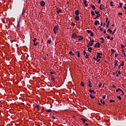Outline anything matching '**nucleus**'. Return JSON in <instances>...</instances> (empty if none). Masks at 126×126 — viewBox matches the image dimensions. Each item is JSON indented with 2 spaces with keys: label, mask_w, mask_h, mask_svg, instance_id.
<instances>
[{
  "label": "nucleus",
  "mask_w": 126,
  "mask_h": 126,
  "mask_svg": "<svg viewBox=\"0 0 126 126\" xmlns=\"http://www.w3.org/2000/svg\"><path fill=\"white\" fill-rule=\"evenodd\" d=\"M52 119H56V117L54 116V115H52Z\"/></svg>",
  "instance_id": "3c124183"
},
{
  "label": "nucleus",
  "mask_w": 126,
  "mask_h": 126,
  "mask_svg": "<svg viewBox=\"0 0 126 126\" xmlns=\"http://www.w3.org/2000/svg\"><path fill=\"white\" fill-rule=\"evenodd\" d=\"M109 24H110V21H108V23L106 25V28H108Z\"/></svg>",
  "instance_id": "5701e85b"
},
{
  "label": "nucleus",
  "mask_w": 126,
  "mask_h": 126,
  "mask_svg": "<svg viewBox=\"0 0 126 126\" xmlns=\"http://www.w3.org/2000/svg\"><path fill=\"white\" fill-rule=\"evenodd\" d=\"M122 52H123V54H124V53L125 52L124 50V49H122Z\"/></svg>",
  "instance_id": "69168bd1"
},
{
  "label": "nucleus",
  "mask_w": 126,
  "mask_h": 126,
  "mask_svg": "<svg viewBox=\"0 0 126 126\" xmlns=\"http://www.w3.org/2000/svg\"><path fill=\"white\" fill-rule=\"evenodd\" d=\"M106 30H104L103 33H104V34H106Z\"/></svg>",
  "instance_id": "603ef678"
},
{
  "label": "nucleus",
  "mask_w": 126,
  "mask_h": 126,
  "mask_svg": "<svg viewBox=\"0 0 126 126\" xmlns=\"http://www.w3.org/2000/svg\"><path fill=\"white\" fill-rule=\"evenodd\" d=\"M124 65V62H122V63H121V64L119 66L118 68H121L122 66H123Z\"/></svg>",
  "instance_id": "6e6552de"
},
{
  "label": "nucleus",
  "mask_w": 126,
  "mask_h": 126,
  "mask_svg": "<svg viewBox=\"0 0 126 126\" xmlns=\"http://www.w3.org/2000/svg\"><path fill=\"white\" fill-rule=\"evenodd\" d=\"M91 14L93 15V16H94L95 15V13H94V11H91Z\"/></svg>",
  "instance_id": "a211bd4d"
},
{
  "label": "nucleus",
  "mask_w": 126,
  "mask_h": 126,
  "mask_svg": "<svg viewBox=\"0 0 126 126\" xmlns=\"http://www.w3.org/2000/svg\"><path fill=\"white\" fill-rule=\"evenodd\" d=\"M58 30H59L58 27H57V26H55V27H54L53 29L54 34H56L58 32Z\"/></svg>",
  "instance_id": "f257e3e1"
},
{
  "label": "nucleus",
  "mask_w": 126,
  "mask_h": 126,
  "mask_svg": "<svg viewBox=\"0 0 126 126\" xmlns=\"http://www.w3.org/2000/svg\"><path fill=\"white\" fill-rule=\"evenodd\" d=\"M97 43L94 45V47L95 48L97 47Z\"/></svg>",
  "instance_id": "680f3d73"
},
{
  "label": "nucleus",
  "mask_w": 126,
  "mask_h": 126,
  "mask_svg": "<svg viewBox=\"0 0 126 126\" xmlns=\"http://www.w3.org/2000/svg\"><path fill=\"white\" fill-rule=\"evenodd\" d=\"M43 60H44V61H47V58H45V57H43Z\"/></svg>",
  "instance_id": "8fccbe9b"
},
{
  "label": "nucleus",
  "mask_w": 126,
  "mask_h": 126,
  "mask_svg": "<svg viewBox=\"0 0 126 126\" xmlns=\"http://www.w3.org/2000/svg\"><path fill=\"white\" fill-rule=\"evenodd\" d=\"M117 97L120 99V100H122V98L120 96H118Z\"/></svg>",
  "instance_id": "c03bdc74"
},
{
  "label": "nucleus",
  "mask_w": 126,
  "mask_h": 126,
  "mask_svg": "<svg viewBox=\"0 0 126 126\" xmlns=\"http://www.w3.org/2000/svg\"><path fill=\"white\" fill-rule=\"evenodd\" d=\"M87 32L89 34H90V33H91L92 32V31H89V30H87Z\"/></svg>",
  "instance_id": "7c9ffc66"
},
{
  "label": "nucleus",
  "mask_w": 126,
  "mask_h": 126,
  "mask_svg": "<svg viewBox=\"0 0 126 126\" xmlns=\"http://www.w3.org/2000/svg\"><path fill=\"white\" fill-rule=\"evenodd\" d=\"M105 26H106V24H105V23H104L103 25V27H105Z\"/></svg>",
  "instance_id": "e2e57ef3"
},
{
  "label": "nucleus",
  "mask_w": 126,
  "mask_h": 126,
  "mask_svg": "<svg viewBox=\"0 0 126 126\" xmlns=\"http://www.w3.org/2000/svg\"><path fill=\"white\" fill-rule=\"evenodd\" d=\"M69 55H71L72 56H74L75 55L74 54H73V52L72 51L69 52Z\"/></svg>",
  "instance_id": "412c9836"
},
{
  "label": "nucleus",
  "mask_w": 126,
  "mask_h": 126,
  "mask_svg": "<svg viewBox=\"0 0 126 126\" xmlns=\"http://www.w3.org/2000/svg\"><path fill=\"white\" fill-rule=\"evenodd\" d=\"M93 50V49L91 48V47H89L88 49V51L90 52V53H91L92 52V50Z\"/></svg>",
  "instance_id": "9b49d317"
},
{
  "label": "nucleus",
  "mask_w": 126,
  "mask_h": 126,
  "mask_svg": "<svg viewBox=\"0 0 126 126\" xmlns=\"http://www.w3.org/2000/svg\"><path fill=\"white\" fill-rule=\"evenodd\" d=\"M79 10H76V12H75V15H79Z\"/></svg>",
  "instance_id": "9d476101"
},
{
  "label": "nucleus",
  "mask_w": 126,
  "mask_h": 126,
  "mask_svg": "<svg viewBox=\"0 0 126 126\" xmlns=\"http://www.w3.org/2000/svg\"><path fill=\"white\" fill-rule=\"evenodd\" d=\"M97 25H99V21H95V22H94V25L96 26Z\"/></svg>",
  "instance_id": "0eeeda50"
},
{
  "label": "nucleus",
  "mask_w": 126,
  "mask_h": 126,
  "mask_svg": "<svg viewBox=\"0 0 126 126\" xmlns=\"http://www.w3.org/2000/svg\"><path fill=\"white\" fill-rule=\"evenodd\" d=\"M107 32H109L110 33L112 34V31H111V30H110V29H109V30H108Z\"/></svg>",
  "instance_id": "6ab92c4d"
},
{
  "label": "nucleus",
  "mask_w": 126,
  "mask_h": 126,
  "mask_svg": "<svg viewBox=\"0 0 126 126\" xmlns=\"http://www.w3.org/2000/svg\"><path fill=\"white\" fill-rule=\"evenodd\" d=\"M116 92H118L119 91L122 92L123 91L121 89L119 88L118 90H116Z\"/></svg>",
  "instance_id": "c85d7f7f"
},
{
  "label": "nucleus",
  "mask_w": 126,
  "mask_h": 126,
  "mask_svg": "<svg viewBox=\"0 0 126 126\" xmlns=\"http://www.w3.org/2000/svg\"><path fill=\"white\" fill-rule=\"evenodd\" d=\"M112 87H113V88H116V87H115L114 85H113V86H112Z\"/></svg>",
  "instance_id": "774afa93"
},
{
  "label": "nucleus",
  "mask_w": 126,
  "mask_h": 126,
  "mask_svg": "<svg viewBox=\"0 0 126 126\" xmlns=\"http://www.w3.org/2000/svg\"><path fill=\"white\" fill-rule=\"evenodd\" d=\"M85 58H86V59L89 58V56H88L87 54L86 55Z\"/></svg>",
  "instance_id": "79ce46f5"
},
{
  "label": "nucleus",
  "mask_w": 126,
  "mask_h": 126,
  "mask_svg": "<svg viewBox=\"0 0 126 126\" xmlns=\"http://www.w3.org/2000/svg\"><path fill=\"white\" fill-rule=\"evenodd\" d=\"M75 53L76 54H77L78 57H79V58L80 57V53H79V51H76V52H75Z\"/></svg>",
  "instance_id": "20e7f679"
},
{
  "label": "nucleus",
  "mask_w": 126,
  "mask_h": 126,
  "mask_svg": "<svg viewBox=\"0 0 126 126\" xmlns=\"http://www.w3.org/2000/svg\"><path fill=\"white\" fill-rule=\"evenodd\" d=\"M107 39H110V36L109 35L106 36Z\"/></svg>",
  "instance_id": "5fc2aeb1"
},
{
  "label": "nucleus",
  "mask_w": 126,
  "mask_h": 126,
  "mask_svg": "<svg viewBox=\"0 0 126 126\" xmlns=\"http://www.w3.org/2000/svg\"><path fill=\"white\" fill-rule=\"evenodd\" d=\"M37 40V38H36V37H35L34 38V39L33 40V42L35 43V42H36V41Z\"/></svg>",
  "instance_id": "f704fd0d"
},
{
  "label": "nucleus",
  "mask_w": 126,
  "mask_h": 126,
  "mask_svg": "<svg viewBox=\"0 0 126 126\" xmlns=\"http://www.w3.org/2000/svg\"><path fill=\"white\" fill-rule=\"evenodd\" d=\"M99 39H101L102 41H104V38L103 37H100Z\"/></svg>",
  "instance_id": "864d4df0"
},
{
  "label": "nucleus",
  "mask_w": 126,
  "mask_h": 126,
  "mask_svg": "<svg viewBox=\"0 0 126 126\" xmlns=\"http://www.w3.org/2000/svg\"><path fill=\"white\" fill-rule=\"evenodd\" d=\"M95 13L97 15H99L100 14V12H99V11H98L97 12H96V11H95Z\"/></svg>",
  "instance_id": "4be33fe9"
},
{
  "label": "nucleus",
  "mask_w": 126,
  "mask_h": 126,
  "mask_svg": "<svg viewBox=\"0 0 126 126\" xmlns=\"http://www.w3.org/2000/svg\"><path fill=\"white\" fill-rule=\"evenodd\" d=\"M81 120H82V121H83V123H86V122L87 121L85 119H81Z\"/></svg>",
  "instance_id": "393cba45"
},
{
  "label": "nucleus",
  "mask_w": 126,
  "mask_h": 126,
  "mask_svg": "<svg viewBox=\"0 0 126 126\" xmlns=\"http://www.w3.org/2000/svg\"><path fill=\"white\" fill-rule=\"evenodd\" d=\"M89 87H90V88H92V86L91 85V82L90 81H89Z\"/></svg>",
  "instance_id": "aec40b11"
},
{
  "label": "nucleus",
  "mask_w": 126,
  "mask_h": 126,
  "mask_svg": "<svg viewBox=\"0 0 126 126\" xmlns=\"http://www.w3.org/2000/svg\"><path fill=\"white\" fill-rule=\"evenodd\" d=\"M20 22V21L18 22V25L17 26V28L18 30H20V27L19 26V23Z\"/></svg>",
  "instance_id": "39448f33"
},
{
  "label": "nucleus",
  "mask_w": 126,
  "mask_h": 126,
  "mask_svg": "<svg viewBox=\"0 0 126 126\" xmlns=\"http://www.w3.org/2000/svg\"><path fill=\"white\" fill-rule=\"evenodd\" d=\"M94 36V33L92 32L91 33V36L93 37V36Z\"/></svg>",
  "instance_id": "ea45409f"
},
{
  "label": "nucleus",
  "mask_w": 126,
  "mask_h": 126,
  "mask_svg": "<svg viewBox=\"0 0 126 126\" xmlns=\"http://www.w3.org/2000/svg\"><path fill=\"white\" fill-rule=\"evenodd\" d=\"M75 20L76 21H79V16L76 15V17H75Z\"/></svg>",
  "instance_id": "423d86ee"
},
{
  "label": "nucleus",
  "mask_w": 126,
  "mask_h": 126,
  "mask_svg": "<svg viewBox=\"0 0 126 126\" xmlns=\"http://www.w3.org/2000/svg\"><path fill=\"white\" fill-rule=\"evenodd\" d=\"M38 44H39V42H36V43H34V45L36 46Z\"/></svg>",
  "instance_id": "4c0bfd02"
},
{
  "label": "nucleus",
  "mask_w": 126,
  "mask_h": 126,
  "mask_svg": "<svg viewBox=\"0 0 126 126\" xmlns=\"http://www.w3.org/2000/svg\"><path fill=\"white\" fill-rule=\"evenodd\" d=\"M50 74H51V75H52V74H56L55 72H51V70H50Z\"/></svg>",
  "instance_id": "a18cd8bd"
},
{
  "label": "nucleus",
  "mask_w": 126,
  "mask_h": 126,
  "mask_svg": "<svg viewBox=\"0 0 126 126\" xmlns=\"http://www.w3.org/2000/svg\"><path fill=\"white\" fill-rule=\"evenodd\" d=\"M52 80L53 81V82H55V78H52Z\"/></svg>",
  "instance_id": "6e6d98bb"
},
{
  "label": "nucleus",
  "mask_w": 126,
  "mask_h": 126,
  "mask_svg": "<svg viewBox=\"0 0 126 126\" xmlns=\"http://www.w3.org/2000/svg\"><path fill=\"white\" fill-rule=\"evenodd\" d=\"M89 92L91 93H93V94H95V92L94 91V90H91V89L89 90Z\"/></svg>",
  "instance_id": "4468645a"
},
{
  "label": "nucleus",
  "mask_w": 126,
  "mask_h": 126,
  "mask_svg": "<svg viewBox=\"0 0 126 126\" xmlns=\"http://www.w3.org/2000/svg\"><path fill=\"white\" fill-rule=\"evenodd\" d=\"M56 12H57V13H62V10H60V9L57 10L56 11Z\"/></svg>",
  "instance_id": "f3484780"
},
{
  "label": "nucleus",
  "mask_w": 126,
  "mask_h": 126,
  "mask_svg": "<svg viewBox=\"0 0 126 126\" xmlns=\"http://www.w3.org/2000/svg\"><path fill=\"white\" fill-rule=\"evenodd\" d=\"M116 29H115V30L113 31V32H112V34H114V33L116 32Z\"/></svg>",
  "instance_id": "37998d69"
},
{
  "label": "nucleus",
  "mask_w": 126,
  "mask_h": 126,
  "mask_svg": "<svg viewBox=\"0 0 126 126\" xmlns=\"http://www.w3.org/2000/svg\"><path fill=\"white\" fill-rule=\"evenodd\" d=\"M46 112L50 113V112H52V110L51 109H47V110H46Z\"/></svg>",
  "instance_id": "cd10ccee"
},
{
  "label": "nucleus",
  "mask_w": 126,
  "mask_h": 126,
  "mask_svg": "<svg viewBox=\"0 0 126 126\" xmlns=\"http://www.w3.org/2000/svg\"><path fill=\"white\" fill-rule=\"evenodd\" d=\"M121 47H122V48H124L125 47V46H124L123 45H121Z\"/></svg>",
  "instance_id": "0e129e2a"
},
{
  "label": "nucleus",
  "mask_w": 126,
  "mask_h": 126,
  "mask_svg": "<svg viewBox=\"0 0 126 126\" xmlns=\"http://www.w3.org/2000/svg\"><path fill=\"white\" fill-rule=\"evenodd\" d=\"M71 37L72 39H76L78 38L77 34H75V33H72Z\"/></svg>",
  "instance_id": "f03ea898"
},
{
  "label": "nucleus",
  "mask_w": 126,
  "mask_h": 126,
  "mask_svg": "<svg viewBox=\"0 0 126 126\" xmlns=\"http://www.w3.org/2000/svg\"><path fill=\"white\" fill-rule=\"evenodd\" d=\"M35 108L37 109H40L41 108V106H40V105H36Z\"/></svg>",
  "instance_id": "f8f14e48"
},
{
  "label": "nucleus",
  "mask_w": 126,
  "mask_h": 126,
  "mask_svg": "<svg viewBox=\"0 0 126 126\" xmlns=\"http://www.w3.org/2000/svg\"><path fill=\"white\" fill-rule=\"evenodd\" d=\"M79 37H80L81 38V40H83L84 38L83 37V36H79Z\"/></svg>",
  "instance_id": "09e8293b"
},
{
  "label": "nucleus",
  "mask_w": 126,
  "mask_h": 126,
  "mask_svg": "<svg viewBox=\"0 0 126 126\" xmlns=\"http://www.w3.org/2000/svg\"><path fill=\"white\" fill-rule=\"evenodd\" d=\"M83 54H84V55L85 56V55H87V53L85 52V51H84L83 52Z\"/></svg>",
  "instance_id": "49530a36"
},
{
  "label": "nucleus",
  "mask_w": 126,
  "mask_h": 126,
  "mask_svg": "<svg viewBox=\"0 0 126 126\" xmlns=\"http://www.w3.org/2000/svg\"><path fill=\"white\" fill-rule=\"evenodd\" d=\"M119 15H121V16H122L123 15V14H122V13H119V14H118Z\"/></svg>",
  "instance_id": "052dcab7"
},
{
  "label": "nucleus",
  "mask_w": 126,
  "mask_h": 126,
  "mask_svg": "<svg viewBox=\"0 0 126 126\" xmlns=\"http://www.w3.org/2000/svg\"><path fill=\"white\" fill-rule=\"evenodd\" d=\"M102 86V83L100 84V85H98V87L100 88Z\"/></svg>",
  "instance_id": "4d7b16f0"
},
{
  "label": "nucleus",
  "mask_w": 126,
  "mask_h": 126,
  "mask_svg": "<svg viewBox=\"0 0 126 126\" xmlns=\"http://www.w3.org/2000/svg\"><path fill=\"white\" fill-rule=\"evenodd\" d=\"M110 5L111 6H113V1H111L110 2Z\"/></svg>",
  "instance_id": "a878e982"
},
{
  "label": "nucleus",
  "mask_w": 126,
  "mask_h": 126,
  "mask_svg": "<svg viewBox=\"0 0 126 126\" xmlns=\"http://www.w3.org/2000/svg\"><path fill=\"white\" fill-rule=\"evenodd\" d=\"M91 6H92V7L94 10L95 9V7L94 5L91 4Z\"/></svg>",
  "instance_id": "dca6fc26"
},
{
  "label": "nucleus",
  "mask_w": 126,
  "mask_h": 126,
  "mask_svg": "<svg viewBox=\"0 0 126 126\" xmlns=\"http://www.w3.org/2000/svg\"><path fill=\"white\" fill-rule=\"evenodd\" d=\"M100 102H101V103H103V104H105V103L104 101H103V102H102V99L100 100Z\"/></svg>",
  "instance_id": "58836bf2"
},
{
  "label": "nucleus",
  "mask_w": 126,
  "mask_h": 126,
  "mask_svg": "<svg viewBox=\"0 0 126 126\" xmlns=\"http://www.w3.org/2000/svg\"><path fill=\"white\" fill-rule=\"evenodd\" d=\"M90 96L92 98V99H94L95 98L94 96H93L92 95L90 94Z\"/></svg>",
  "instance_id": "c9c22d12"
},
{
  "label": "nucleus",
  "mask_w": 126,
  "mask_h": 126,
  "mask_svg": "<svg viewBox=\"0 0 126 126\" xmlns=\"http://www.w3.org/2000/svg\"><path fill=\"white\" fill-rule=\"evenodd\" d=\"M110 102H111V103L114 102H114H115V101L114 100L110 99Z\"/></svg>",
  "instance_id": "473e14b6"
},
{
  "label": "nucleus",
  "mask_w": 126,
  "mask_h": 126,
  "mask_svg": "<svg viewBox=\"0 0 126 126\" xmlns=\"http://www.w3.org/2000/svg\"><path fill=\"white\" fill-rule=\"evenodd\" d=\"M90 42H91V44H90V46H92L94 44V41L90 40Z\"/></svg>",
  "instance_id": "1a4fd4ad"
},
{
  "label": "nucleus",
  "mask_w": 126,
  "mask_h": 126,
  "mask_svg": "<svg viewBox=\"0 0 126 126\" xmlns=\"http://www.w3.org/2000/svg\"><path fill=\"white\" fill-rule=\"evenodd\" d=\"M51 42H52V41H51V40H48L47 41V43L50 44Z\"/></svg>",
  "instance_id": "c756f323"
},
{
  "label": "nucleus",
  "mask_w": 126,
  "mask_h": 126,
  "mask_svg": "<svg viewBox=\"0 0 126 126\" xmlns=\"http://www.w3.org/2000/svg\"><path fill=\"white\" fill-rule=\"evenodd\" d=\"M117 56H118V54H115V57H117Z\"/></svg>",
  "instance_id": "338daca9"
},
{
  "label": "nucleus",
  "mask_w": 126,
  "mask_h": 126,
  "mask_svg": "<svg viewBox=\"0 0 126 126\" xmlns=\"http://www.w3.org/2000/svg\"><path fill=\"white\" fill-rule=\"evenodd\" d=\"M97 47L98 48H100V44L99 43V42H98L97 43Z\"/></svg>",
  "instance_id": "b1692460"
},
{
  "label": "nucleus",
  "mask_w": 126,
  "mask_h": 126,
  "mask_svg": "<svg viewBox=\"0 0 126 126\" xmlns=\"http://www.w3.org/2000/svg\"><path fill=\"white\" fill-rule=\"evenodd\" d=\"M111 54L113 55L115 52V50H113V49H111Z\"/></svg>",
  "instance_id": "2eb2a0df"
},
{
  "label": "nucleus",
  "mask_w": 126,
  "mask_h": 126,
  "mask_svg": "<svg viewBox=\"0 0 126 126\" xmlns=\"http://www.w3.org/2000/svg\"><path fill=\"white\" fill-rule=\"evenodd\" d=\"M98 58H99L100 59H101V58H102V57H101V56H100L99 55H98L96 56V59H98Z\"/></svg>",
  "instance_id": "2f4dec72"
},
{
  "label": "nucleus",
  "mask_w": 126,
  "mask_h": 126,
  "mask_svg": "<svg viewBox=\"0 0 126 126\" xmlns=\"http://www.w3.org/2000/svg\"><path fill=\"white\" fill-rule=\"evenodd\" d=\"M46 4V2L44 1V0H41L40 2V4L42 7L45 6V4Z\"/></svg>",
  "instance_id": "7ed1b4c3"
},
{
  "label": "nucleus",
  "mask_w": 126,
  "mask_h": 126,
  "mask_svg": "<svg viewBox=\"0 0 126 126\" xmlns=\"http://www.w3.org/2000/svg\"><path fill=\"white\" fill-rule=\"evenodd\" d=\"M87 0H85V1H83V3L85 4L86 3H87Z\"/></svg>",
  "instance_id": "de8ad7c7"
},
{
  "label": "nucleus",
  "mask_w": 126,
  "mask_h": 126,
  "mask_svg": "<svg viewBox=\"0 0 126 126\" xmlns=\"http://www.w3.org/2000/svg\"><path fill=\"white\" fill-rule=\"evenodd\" d=\"M71 25H72V26L73 27H75V24H73V23H71Z\"/></svg>",
  "instance_id": "e433bc0d"
},
{
  "label": "nucleus",
  "mask_w": 126,
  "mask_h": 126,
  "mask_svg": "<svg viewBox=\"0 0 126 126\" xmlns=\"http://www.w3.org/2000/svg\"><path fill=\"white\" fill-rule=\"evenodd\" d=\"M108 20V18H107L106 19V23H107Z\"/></svg>",
  "instance_id": "bf43d9fd"
},
{
  "label": "nucleus",
  "mask_w": 126,
  "mask_h": 126,
  "mask_svg": "<svg viewBox=\"0 0 126 126\" xmlns=\"http://www.w3.org/2000/svg\"><path fill=\"white\" fill-rule=\"evenodd\" d=\"M100 6L102 7H104V5L103 4H100Z\"/></svg>",
  "instance_id": "13d9d810"
},
{
  "label": "nucleus",
  "mask_w": 126,
  "mask_h": 126,
  "mask_svg": "<svg viewBox=\"0 0 126 126\" xmlns=\"http://www.w3.org/2000/svg\"><path fill=\"white\" fill-rule=\"evenodd\" d=\"M100 16H101L100 14L97 15L95 17V18H94V19L96 20L97 18L100 17Z\"/></svg>",
  "instance_id": "ddd939ff"
},
{
  "label": "nucleus",
  "mask_w": 126,
  "mask_h": 126,
  "mask_svg": "<svg viewBox=\"0 0 126 126\" xmlns=\"http://www.w3.org/2000/svg\"><path fill=\"white\" fill-rule=\"evenodd\" d=\"M97 54L98 55H100V56H102V53H97Z\"/></svg>",
  "instance_id": "a19ab883"
},
{
  "label": "nucleus",
  "mask_w": 126,
  "mask_h": 126,
  "mask_svg": "<svg viewBox=\"0 0 126 126\" xmlns=\"http://www.w3.org/2000/svg\"><path fill=\"white\" fill-rule=\"evenodd\" d=\"M122 5H123V3L122 2L120 3L119 7L121 8H122Z\"/></svg>",
  "instance_id": "bb28decb"
},
{
  "label": "nucleus",
  "mask_w": 126,
  "mask_h": 126,
  "mask_svg": "<svg viewBox=\"0 0 126 126\" xmlns=\"http://www.w3.org/2000/svg\"><path fill=\"white\" fill-rule=\"evenodd\" d=\"M81 85L82 86V87H84V84L83 82H81Z\"/></svg>",
  "instance_id": "72a5a7b5"
}]
</instances>
